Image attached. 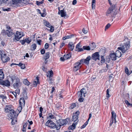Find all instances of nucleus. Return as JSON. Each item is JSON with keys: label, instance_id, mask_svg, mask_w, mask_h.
<instances>
[{"label": "nucleus", "instance_id": "obj_61", "mask_svg": "<svg viewBox=\"0 0 132 132\" xmlns=\"http://www.w3.org/2000/svg\"><path fill=\"white\" fill-rule=\"evenodd\" d=\"M22 106H21L18 107V110L19 111V112H20L21 111V110L22 109Z\"/></svg>", "mask_w": 132, "mask_h": 132}, {"label": "nucleus", "instance_id": "obj_57", "mask_svg": "<svg viewBox=\"0 0 132 132\" xmlns=\"http://www.w3.org/2000/svg\"><path fill=\"white\" fill-rule=\"evenodd\" d=\"M27 122L28 123H29V124L28 125H32L33 124V122L32 121H29V120H28Z\"/></svg>", "mask_w": 132, "mask_h": 132}, {"label": "nucleus", "instance_id": "obj_38", "mask_svg": "<svg viewBox=\"0 0 132 132\" xmlns=\"http://www.w3.org/2000/svg\"><path fill=\"white\" fill-rule=\"evenodd\" d=\"M49 72V73H48V74L47 75V77H52L53 75V71L52 70H51V71Z\"/></svg>", "mask_w": 132, "mask_h": 132}, {"label": "nucleus", "instance_id": "obj_3", "mask_svg": "<svg viewBox=\"0 0 132 132\" xmlns=\"http://www.w3.org/2000/svg\"><path fill=\"white\" fill-rule=\"evenodd\" d=\"M57 130H59L61 128V127L62 126L66 125L68 123V121L67 119H60L58 120L57 121Z\"/></svg>", "mask_w": 132, "mask_h": 132}, {"label": "nucleus", "instance_id": "obj_59", "mask_svg": "<svg viewBox=\"0 0 132 132\" xmlns=\"http://www.w3.org/2000/svg\"><path fill=\"white\" fill-rule=\"evenodd\" d=\"M111 59L110 57L108 56V57L106 59V61L107 62H109L110 61V60Z\"/></svg>", "mask_w": 132, "mask_h": 132}, {"label": "nucleus", "instance_id": "obj_47", "mask_svg": "<svg viewBox=\"0 0 132 132\" xmlns=\"http://www.w3.org/2000/svg\"><path fill=\"white\" fill-rule=\"evenodd\" d=\"M0 97L2 98L3 99L6 100L7 99V97L4 96L3 95H0Z\"/></svg>", "mask_w": 132, "mask_h": 132}, {"label": "nucleus", "instance_id": "obj_41", "mask_svg": "<svg viewBox=\"0 0 132 132\" xmlns=\"http://www.w3.org/2000/svg\"><path fill=\"white\" fill-rule=\"evenodd\" d=\"M31 47L32 49L34 50L36 48L37 45L36 44L34 43L32 45Z\"/></svg>", "mask_w": 132, "mask_h": 132}, {"label": "nucleus", "instance_id": "obj_43", "mask_svg": "<svg viewBox=\"0 0 132 132\" xmlns=\"http://www.w3.org/2000/svg\"><path fill=\"white\" fill-rule=\"evenodd\" d=\"M109 89H107L106 90V97H108V98H109L110 96V95L109 94Z\"/></svg>", "mask_w": 132, "mask_h": 132}, {"label": "nucleus", "instance_id": "obj_42", "mask_svg": "<svg viewBox=\"0 0 132 132\" xmlns=\"http://www.w3.org/2000/svg\"><path fill=\"white\" fill-rule=\"evenodd\" d=\"M29 38H26L25 39L26 42L27 43L29 44V43L31 42V39H29Z\"/></svg>", "mask_w": 132, "mask_h": 132}, {"label": "nucleus", "instance_id": "obj_52", "mask_svg": "<svg viewBox=\"0 0 132 132\" xmlns=\"http://www.w3.org/2000/svg\"><path fill=\"white\" fill-rule=\"evenodd\" d=\"M25 39L24 40H20V42L21 43V44L22 45H24L25 42Z\"/></svg>", "mask_w": 132, "mask_h": 132}, {"label": "nucleus", "instance_id": "obj_46", "mask_svg": "<svg viewBox=\"0 0 132 132\" xmlns=\"http://www.w3.org/2000/svg\"><path fill=\"white\" fill-rule=\"evenodd\" d=\"M36 4L38 6H39L43 3V2L41 1L39 2L37 1H36Z\"/></svg>", "mask_w": 132, "mask_h": 132}, {"label": "nucleus", "instance_id": "obj_20", "mask_svg": "<svg viewBox=\"0 0 132 132\" xmlns=\"http://www.w3.org/2000/svg\"><path fill=\"white\" fill-rule=\"evenodd\" d=\"M109 57L111 60H116V54L114 53H111L110 54Z\"/></svg>", "mask_w": 132, "mask_h": 132}, {"label": "nucleus", "instance_id": "obj_56", "mask_svg": "<svg viewBox=\"0 0 132 132\" xmlns=\"http://www.w3.org/2000/svg\"><path fill=\"white\" fill-rule=\"evenodd\" d=\"M49 46V45L47 43H46L45 45V49H47L48 48Z\"/></svg>", "mask_w": 132, "mask_h": 132}, {"label": "nucleus", "instance_id": "obj_49", "mask_svg": "<svg viewBox=\"0 0 132 132\" xmlns=\"http://www.w3.org/2000/svg\"><path fill=\"white\" fill-rule=\"evenodd\" d=\"M40 52L42 54H43L45 53V50L44 48H43L41 50Z\"/></svg>", "mask_w": 132, "mask_h": 132}, {"label": "nucleus", "instance_id": "obj_22", "mask_svg": "<svg viewBox=\"0 0 132 132\" xmlns=\"http://www.w3.org/2000/svg\"><path fill=\"white\" fill-rule=\"evenodd\" d=\"M19 104L20 106H22L23 105H24L25 104V101L24 98H20L19 100Z\"/></svg>", "mask_w": 132, "mask_h": 132}, {"label": "nucleus", "instance_id": "obj_62", "mask_svg": "<svg viewBox=\"0 0 132 132\" xmlns=\"http://www.w3.org/2000/svg\"><path fill=\"white\" fill-rule=\"evenodd\" d=\"M37 43L39 45H41V42H42V41L41 40H37Z\"/></svg>", "mask_w": 132, "mask_h": 132}, {"label": "nucleus", "instance_id": "obj_29", "mask_svg": "<svg viewBox=\"0 0 132 132\" xmlns=\"http://www.w3.org/2000/svg\"><path fill=\"white\" fill-rule=\"evenodd\" d=\"M18 65L20 66L21 69H24L26 68L25 64H23L21 63H19Z\"/></svg>", "mask_w": 132, "mask_h": 132}, {"label": "nucleus", "instance_id": "obj_33", "mask_svg": "<svg viewBox=\"0 0 132 132\" xmlns=\"http://www.w3.org/2000/svg\"><path fill=\"white\" fill-rule=\"evenodd\" d=\"M47 118L48 119H53L54 118V116L53 115L52 113H49L48 114Z\"/></svg>", "mask_w": 132, "mask_h": 132}, {"label": "nucleus", "instance_id": "obj_53", "mask_svg": "<svg viewBox=\"0 0 132 132\" xmlns=\"http://www.w3.org/2000/svg\"><path fill=\"white\" fill-rule=\"evenodd\" d=\"M14 93L18 94L19 95L20 93V90L19 89H16L15 90V92H14Z\"/></svg>", "mask_w": 132, "mask_h": 132}, {"label": "nucleus", "instance_id": "obj_40", "mask_svg": "<svg viewBox=\"0 0 132 132\" xmlns=\"http://www.w3.org/2000/svg\"><path fill=\"white\" fill-rule=\"evenodd\" d=\"M101 63H104L105 62V60L104 59V56H101Z\"/></svg>", "mask_w": 132, "mask_h": 132}, {"label": "nucleus", "instance_id": "obj_28", "mask_svg": "<svg viewBox=\"0 0 132 132\" xmlns=\"http://www.w3.org/2000/svg\"><path fill=\"white\" fill-rule=\"evenodd\" d=\"M26 90L27 89L25 88H24L23 89V97L26 98H27V96Z\"/></svg>", "mask_w": 132, "mask_h": 132}, {"label": "nucleus", "instance_id": "obj_9", "mask_svg": "<svg viewBox=\"0 0 132 132\" xmlns=\"http://www.w3.org/2000/svg\"><path fill=\"white\" fill-rule=\"evenodd\" d=\"M86 93V89L84 88H82L80 90L78 93V97H85V94Z\"/></svg>", "mask_w": 132, "mask_h": 132}, {"label": "nucleus", "instance_id": "obj_34", "mask_svg": "<svg viewBox=\"0 0 132 132\" xmlns=\"http://www.w3.org/2000/svg\"><path fill=\"white\" fill-rule=\"evenodd\" d=\"M95 0L92 1V9H94L95 8Z\"/></svg>", "mask_w": 132, "mask_h": 132}, {"label": "nucleus", "instance_id": "obj_15", "mask_svg": "<svg viewBox=\"0 0 132 132\" xmlns=\"http://www.w3.org/2000/svg\"><path fill=\"white\" fill-rule=\"evenodd\" d=\"M80 42L79 43L76 45V47L75 51L78 52H80L83 51V49L82 48H80Z\"/></svg>", "mask_w": 132, "mask_h": 132}, {"label": "nucleus", "instance_id": "obj_19", "mask_svg": "<svg viewBox=\"0 0 132 132\" xmlns=\"http://www.w3.org/2000/svg\"><path fill=\"white\" fill-rule=\"evenodd\" d=\"M35 80L33 81V85H34V87L36 86L38 84H39V79L38 77H36Z\"/></svg>", "mask_w": 132, "mask_h": 132}, {"label": "nucleus", "instance_id": "obj_14", "mask_svg": "<svg viewBox=\"0 0 132 132\" xmlns=\"http://www.w3.org/2000/svg\"><path fill=\"white\" fill-rule=\"evenodd\" d=\"M81 63L80 62H78L75 64L73 70L74 71L76 72L80 69L81 68Z\"/></svg>", "mask_w": 132, "mask_h": 132}, {"label": "nucleus", "instance_id": "obj_23", "mask_svg": "<svg viewBox=\"0 0 132 132\" xmlns=\"http://www.w3.org/2000/svg\"><path fill=\"white\" fill-rule=\"evenodd\" d=\"M9 77L10 78L12 82H13L15 80V81H17L18 79H19L17 77L14 75L9 76Z\"/></svg>", "mask_w": 132, "mask_h": 132}, {"label": "nucleus", "instance_id": "obj_48", "mask_svg": "<svg viewBox=\"0 0 132 132\" xmlns=\"http://www.w3.org/2000/svg\"><path fill=\"white\" fill-rule=\"evenodd\" d=\"M84 100V98H83V97H79L78 101L79 102H83Z\"/></svg>", "mask_w": 132, "mask_h": 132}, {"label": "nucleus", "instance_id": "obj_24", "mask_svg": "<svg viewBox=\"0 0 132 132\" xmlns=\"http://www.w3.org/2000/svg\"><path fill=\"white\" fill-rule=\"evenodd\" d=\"M50 56V53L49 52H47L46 53L45 55L43 56V58L44 59L47 60L49 58Z\"/></svg>", "mask_w": 132, "mask_h": 132}, {"label": "nucleus", "instance_id": "obj_1", "mask_svg": "<svg viewBox=\"0 0 132 132\" xmlns=\"http://www.w3.org/2000/svg\"><path fill=\"white\" fill-rule=\"evenodd\" d=\"M11 105H6L5 108V111L6 112L10 113L8 114V117L11 119L15 118L16 117V113L11 108Z\"/></svg>", "mask_w": 132, "mask_h": 132}, {"label": "nucleus", "instance_id": "obj_44", "mask_svg": "<svg viewBox=\"0 0 132 132\" xmlns=\"http://www.w3.org/2000/svg\"><path fill=\"white\" fill-rule=\"evenodd\" d=\"M111 26V24L110 23L108 24L105 27V30H106L107 29Z\"/></svg>", "mask_w": 132, "mask_h": 132}, {"label": "nucleus", "instance_id": "obj_39", "mask_svg": "<svg viewBox=\"0 0 132 132\" xmlns=\"http://www.w3.org/2000/svg\"><path fill=\"white\" fill-rule=\"evenodd\" d=\"M125 71L126 73L128 75H129L131 73V72L129 73L128 68L127 67L125 68Z\"/></svg>", "mask_w": 132, "mask_h": 132}, {"label": "nucleus", "instance_id": "obj_17", "mask_svg": "<svg viewBox=\"0 0 132 132\" xmlns=\"http://www.w3.org/2000/svg\"><path fill=\"white\" fill-rule=\"evenodd\" d=\"M68 46L70 50L72 51L75 47L74 44L72 42H70L69 43Z\"/></svg>", "mask_w": 132, "mask_h": 132}, {"label": "nucleus", "instance_id": "obj_60", "mask_svg": "<svg viewBox=\"0 0 132 132\" xmlns=\"http://www.w3.org/2000/svg\"><path fill=\"white\" fill-rule=\"evenodd\" d=\"M114 121V120L113 119H111L110 121V126H111L112 125V124L113 122V121Z\"/></svg>", "mask_w": 132, "mask_h": 132}, {"label": "nucleus", "instance_id": "obj_4", "mask_svg": "<svg viewBox=\"0 0 132 132\" xmlns=\"http://www.w3.org/2000/svg\"><path fill=\"white\" fill-rule=\"evenodd\" d=\"M0 59H1L3 63H5L8 61L10 60V58L7 56V55L4 53L2 51H0Z\"/></svg>", "mask_w": 132, "mask_h": 132}, {"label": "nucleus", "instance_id": "obj_12", "mask_svg": "<svg viewBox=\"0 0 132 132\" xmlns=\"http://www.w3.org/2000/svg\"><path fill=\"white\" fill-rule=\"evenodd\" d=\"M80 113L79 111H77L75 113L73 114L72 116V120L75 122L78 120V116Z\"/></svg>", "mask_w": 132, "mask_h": 132}, {"label": "nucleus", "instance_id": "obj_13", "mask_svg": "<svg viewBox=\"0 0 132 132\" xmlns=\"http://www.w3.org/2000/svg\"><path fill=\"white\" fill-rule=\"evenodd\" d=\"M0 84L7 87L10 86V82L7 80L4 81H0Z\"/></svg>", "mask_w": 132, "mask_h": 132}, {"label": "nucleus", "instance_id": "obj_31", "mask_svg": "<svg viewBox=\"0 0 132 132\" xmlns=\"http://www.w3.org/2000/svg\"><path fill=\"white\" fill-rule=\"evenodd\" d=\"M90 45L91 47V48L92 49V50L94 49L96 47L95 43H92Z\"/></svg>", "mask_w": 132, "mask_h": 132}, {"label": "nucleus", "instance_id": "obj_63", "mask_svg": "<svg viewBox=\"0 0 132 132\" xmlns=\"http://www.w3.org/2000/svg\"><path fill=\"white\" fill-rule=\"evenodd\" d=\"M77 3L76 0H73L72 2V4L73 5H75Z\"/></svg>", "mask_w": 132, "mask_h": 132}, {"label": "nucleus", "instance_id": "obj_25", "mask_svg": "<svg viewBox=\"0 0 132 132\" xmlns=\"http://www.w3.org/2000/svg\"><path fill=\"white\" fill-rule=\"evenodd\" d=\"M77 121H78L76 122L73 123L72 125L69 127V129L72 130L74 129L75 128L77 124Z\"/></svg>", "mask_w": 132, "mask_h": 132}, {"label": "nucleus", "instance_id": "obj_58", "mask_svg": "<svg viewBox=\"0 0 132 132\" xmlns=\"http://www.w3.org/2000/svg\"><path fill=\"white\" fill-rule=\"evenodd\" d=\"M50 31L51 32H53L54 30V27L52 26H51V27H50Z\"/></svg>", "mask_w": 132, "mask_h": 132}, {"label": "nucleus", "instance_id": "obj_2", "mask_svg": "<svg viewBox=\"0 0 132 132\" xmlns=\"http://www.w3.org/2000/svg\"><path fill=\"white\" fill-rule=\"evenodd\" d=\"M116 14L117 12L115 7L111 6L107 10L106 15L107 16H111L112 17H114Z\"/></svg>", "mask_w": 132, "mask_h": 132}, {"label": "nucleus", "instance_id": "obj_55", "mask_svg": "<svg viewBox=\"0 0 132 132\" xmlns=\"http://www.w3.org/2000/svg\"><path fill=\"white\" fill-rule=\"evenodd\" d=\"M125 102L126 104L128 106H130V103H129L127 100H125Z\"/></svg>", "mask_w": 132, "mask_h": 132}, {"label": "nucleus", "instance_id": "obj_35", "mask_svg": "<svg viewBox=\"0 0 132 132\" xmlns=\"http://www.w3.org/2000/svg\"><path fill=\"white\" fill-rule=\"evenodd\" d=\"M45 25L48 27L50 28L51 27V24L48 22L46 21L44 23Z\"/></svg>", "mask_w": 132, "mask_h": 132}, {"label": "nucleus", "instance_id": "obj_18", "mask_svg": "<svg viewBox=\"0 0 132 132\" xmlns=\"http://www.w3.org/2000/svg\"><path fill=\"white\" fill-rule=\"evenodd\" d=\"M15 82H16L13 84V86L15 88H18L20 84L19 79H18Z\"/></svg>", "mask_w": 132, "mask_h": 132}, {"label": "nucleus", "instance_id": "obj_30", "mask_svg": "<svg viewBox=\"0 0 132 132\" xmlns=\"http://www.w3.org/2000/svg\"><path fill=\"white\" fill-rule=\"evenodd\" d=\"M76 106V104L75 103H72L71 105L69 106V108L70 109H72L74 108Z\"/></svg>", "mask_w": 132, "mask_h": 132}, {"label": "nucleus", "instance_id": "obj_6", "mask_svg": "<svg viewBox=\"0 0 132 132\" xmlns=\"http://www.w3.org/2000/svg\"><path fill=\"white\" fill-rule=\"evenodd\" d=\"M45 125L50 127V128L55 129L56 128L57 129V125H56L55 123L51 120H48L46 122Z\"/></svg>", "mask_w": 132, "mask_h": 132}, {"label": "nucleus", "instance_id": "obj_8", "mask_svg": "<svg viewBox=\"0 0 132 132\" xmlns=\"http://www.w3.org/2000/svg\"><path fill=\"white\" fill-rule=\"evenodd\" d=\"M59 12L58 14H61V16L62 17H64L65 19L68 18L69 17V15L66 14V12L64 10V9L62 10H60L59 9V7H58Z\"/></svg>", "mask_w": 132, "mask_h": 132}, {"label": "nucleus", "instance_id": "obj_64", "mask_svg": "<svg viewBox=\"0 0 132 132\" xmlns=\"http://www.w3.org/2000/svg\"><path fill=\"white\" fill-rule=\"evenodd\" d=\"M65 58L63 57H61L60 58V60L62 61H64L65 60Z\"/></svg>", "mask_w": 132, "mask_h": 132}, {"label": "nucleus", "instance_id": "obj_26", "mask_svg": "<svg viewBox=\"0 0 132 132\" xmlns=\"http://www.w3.org/2000/svg\"><path fill=\"white\" fill-rule=\"evenodd\" d=\"M115 54H116V57H120L121 56V53L118 50L116 51Z\"/></svg>", "mask_w": 132, "mask_h": 132}, {"label": "nucleus", "instance_id": "obj_32", "mask_svg": "<svg viewBox=\"0 0 132 132\" xmlns=\"http://www.w3.org/2000/svg\"><path fill=\"white\" fill-rule=\"evenodd\" d=\"M23 84L27 85H29L30 84V82L26 79H25L23 81Z\"/></svg>", "mask_w": 132, "mask_h": 132}, {"label": "nucleus", "instance_id": "obj_27", "mask_svg": "<svg viewBox=\"0 0 132 132\" xmlns=\"http://www.w3.org/2000/svg\"><path fill=\"white\" fill-rule=\"evenodd\" d=\"M91 59V57L90 56H88L86 59H85V64H88L89 63V61Z\"/></svg>", "mask_w": 132, "mask_h": 132}, {"label": "nucleus", "instance_id": "obj_51", "mask_svg": "<svg viewBox=\"0 0 132 132\" xmlns=\"http://www.w3.org/2000/svg\"><path fill=\"white\" fill-rule=\"evenodd\" d=\"M28 123L27 122H26V123H23V127H24V128H26L27 126V124H28Z\"/></svg>", "mask_w": 132, "mask_h": 132}, {"label": "nucleus", "instance_id": "obj_54", "mask_svg": "<svg viewBox=\"0 0 132 132\" xmlns=\"http://www.w3.org/2000/svg\"><path fill=\"white\" fill-rule=\"evenodd\" d=\"M3 10L4 11H9L10 10V8H7V9H5L4 8H3Z\"/></svg>", "mask_w": 132, "mask_h": 132}, {"label": "nucleus", "instance_id": "obj_11", "mask_svg": "<svg viewBox=\"0 0 132 132\" xmlns=\"http://www.w3.org/2000/svg\"><path fill=\"white\" fill-rule=\"evenodd\" d=\"M2 33L3 35H7L8 37H10L12 35H13L14 33H13L11 31H10L8 30L5 31V30H3Z\"/></svg>", "mask_w": 132, "mask_h": 132}, {"label": "nucleus", "instance_id": "obj_21", "mask_svg": "<svg viewBox=\"0 0 132 132\" xmlns=\"http://www.w3.org/2000/svg\"><path fill=\"white\" fill-rule=\"evenodd\" d=\"M112 114V119H113L114 120V123H116V114L114 112L112 111L111 112Z\"/></svg>", "mask_w": 132, "mask_h": 132}, {"label": "nucleus", "instance_id": "obj_45", "mask_svg": "<svg viewBox=\"0 0 132 132\" xmlns=\"http://www.w3.org/2000/svg\"><path fill=\"white\" fill-rule=\"evenodd\" d=\"M4 78V73L0 75V81H2Z\"/></svg>", "mask_w": 132, "mask_h": 132}, {"label": "nucleus", "instance_id": "obj_37", "mask_svg": "<svg viewBox=\"0 0 132 132\" xmlns=\"http://www.w3.org/2000/svg\"><path fill=\"white\" fill-rule=\"evenodd\" d=\"M64 57L65 59H67L71 57V55L70 53L67 54L66 55H64Z\"/></svg>", "mask_w": 132, "mask_h": 132}, {"label": "nucleus", "instance_id": "obj_36", "mask_svg": "<svg viewBox=\"0 0 132 132\" xmlns=\"http://www.w3.org/2000/svg\"><path fill=\"white\" fill-rule=\"evenodd\" d=\"M82 49L83 50L89 51L90 50V48L89 46H84Z\"/></svg>", "mask_w": 132, "mask_h": 132}, {"label": "nucleus", "instance_id": "obj_10", "mask_svg": "<svg viewBox=\"0 0 132 132\" xmlns=\"http://www.w3.org/2000/svg\"><path fill=\"white\" fill-rule=\"evenodd\" d=\"M92 59L94 61H96L97 60H100V55L99 52H97L93 54L92 56Z\"/></svg>", "mask_w": 132, "mask_h": 132}, {"label": "nucleus", "instance_id": "obj_50", "mask_svg": "<svg viewBox=\"0 0 132 132\" xmlns=\"http://www.w3.org/2000/svg\"><path fill=\"white\" fill-rule=\"evenodd\" d=\"M74 36V35L72 34L70 35H68L66 36V37L67 38V39H69L70 38H72Z\"/></svg>", "mask_w": 132, "mask_h": 132}, {"label": "nucleus", "instance_id": "obj_7", "mask_svg": "<svg viewBox=\"0 0 132 132\" xmlns=\"http://www.w3.org/2000/svg\"><path fill=\"white\" fill-rule=\"evenodd\" d=\"M23 33L21 32L16 31L14 34V37L13 38V41L16 42L15 40L19 41V39L24 36Z\"/></svg>", "mask_w": 132, "mask_h": 132}, {"label": "nucleus", "instance_id": "obj_5", "mask_svg": "<svg viewBox=\"0 0 132 132\" xmlns=\"http://www.w3.org/2000/svg\"><path fill=\"white\" fill-rule=\"evenodd\" d=\"M130 46V45L129 43H126L124 44L121 47H118L117 49L121 50L122 53H124L129 49Z\"/></svg>", "mask_w": 132, "mask_h": 132}, {"label": "nucleus", "instance_id": "obj_16", "mask_svg": "<svg viewBox=\"0 0 132 132\" xmlns=\"http://www.w3.org/2000/svg\"><path fill=\"white\" fill-rule=\"evenodd\" d=\"M22 0H12L11 3L12 5L20 3L22 2ZM22 1H24V0H22Z\"/></svg>", "mask_w": 132, "mask_h": 132}]
</instances>
